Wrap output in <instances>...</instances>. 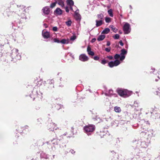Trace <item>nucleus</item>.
I'll return each mask as SVG.
<instances>
[{"instance_id": "nucleus-1", "label": "nucleus", "mask_w": 160, "mask_h": 160, "mask_svg": "<svg viewBox=\"0 0 160 160\" xmlns=\"http://www.w3.org/2000/svg\"><path fill=\"white\" fill-rule=\"evenodd\" d=\"M95 129V126L93 125H88L84 127V132L89 135L91 134Z\"/></svg>"}, {"instance_id": "nucleus-2", "label": "nucleus", "mask_w": 160, "mask_h": 160, "mask_svg": "<svg viewBox=\"0 0 160 160\" xmlns=\"http://www.w3.org/2000/svg\"><path fill=\"white\" fill-rule=\"evenodd\" d=\"M117 92L120 96L124 98L128 97L130 95V92L126 89H119L118 90Z\"/></svg>"}, {"instance_id": "nucleus-3", "label": "nucleus", "mask_w": 160, "mask_h": 160, "mask_svg": "<svg viewBox=\"0 0 160 160\" xmlns=\"http://www.w3.org/2000/svg\"><path fill=\"white\" fill-rule=\"evenodd\" d=\"M124 24L123 27V30L125 34H127L130 33L131 31L130 25L128 22H124Z\"/></svg>"}, {"instance_id": "nucleus-4", "label": "nucleus", "mask_w": 160, "mask_h": 160, "mask_svg": "<svg viewBox=\"0 0 160 160\" xmlns=\"http://www.w3.org/2000/svg\"><path fill=\"white\" fill-rule=\"evenodd\" d=\"M18 51L17 49H13L11 55L12 57H13L17 60H19L21 58V56L18 52Z\"/></svg>"}, {"instance_id": "nucleus-5", "label": "nucleus", "mask_w": 160, "mask_h": 160, "mask_svg": "<svg viewBox=\"0 0 160 160\" xmlns=\"http://www.w3.org/2000/svg\"><path fill=\"white\" fill-rule=\"evenodd\" d=\"M120 61L118 60H115L114 61H111L108 63L109 67L110 68H112L114 66H117L120 64Z\"/></svg>"}, {"instance_id": "nucleus-6", "label": "nucleus", "mask_w": 160, "mask_h": 160, "mask_svg": "<svg viewBox=\"0 0 160 160\" xmlns=\"http://www.w3.org/2000/svg\"><path fill=\"white\" fill-rule=\"evenodd\" d=\"M121 52L120 54V60L121 61H122L123 60L125 57V55H126L127 53V51L125 49H123L121 50Z\"/></svg>"}, {"instance_id": "nucleus-7", "label": "nucleus", "mask_w": 160, "mask_h": 160, "mask_svg": "<svg viewBox=\"0 0 160 160\" xmlns=\"http://www.w3.org/2000/svg\"><path fill=\"white\" fill-rule=\"evenodd\" d=\"M66 2L67 5L70 6L72 9V6H73L74 10H76L77 9V8L74 5V2L72 0H67Z\"/></svg>"}, {"instance_id": "nucleus-8", "label": "nucleus", "mask_w": 160, "mask_h": 160, "mask_svg": "<svg viewBox=\"0 0 160 160\" xmlns=\"http://www.w3.org/2000/svg\"><path fill=\"white\" fill-rule=\"evenodd\" d=\"M75 14L74 17L77 20H80L81 19V16L79 13V10L77 8L74 11Z\"/></svg>"}, {"instance_id": "nucleus-9", "label": "nucleus", "mask_w": 160, "mask_h": 160, "mask_svg": "<svg viewBox=\"0 0 160 160\" xmlns=\"http://www.w3.org/2000/svg\"><path fill=\"white\" fill-rule=\"evenodd\" d=\"M79 60L83 62L87 61L88 60V58L85 54H81L79 57Z\"/></svg>"}, {"instance_id": "nucleus-10", "label": "nucleus", "mask_w": 160, "mask_h": 160, "mask_svg": "<svg viewBox=\"0 0 160 160\" xmlns=\"http://www.w3.org/2000/svg\"><path fill=\"white\" fill-rule=\"evenodd\" d=\"M49 129L50 131H53L54 130H57L58 128L56 125L53 123H51L48 126Z\"/></svg>"}, {"instance_id": "nucleus-11", "label": "nucleus", "mask_w": 160, "mask_h": 160, "mask_svg": "<svg viewBox=\"0 0 160 160\" xmlns=\"http://www.w3.org/2000/svg\"><path fill=\"white\" fill-rule=\"evenodd\" d=\"M62 11L59 8H57L54 11L55 15H61L62 14Z\"/></svg>"}, {"instance_id": "nucleus-12", "label": "nucleus", "mask_w": 160, "mask_h": 160, "mask_svg": "<svg viewBox=\"0 0 160 160\" xmlns=\"http://www.w3.org/2000/svg\"><path fill=\"white\" fill-rule=\"evenodd\" d=\"M42 11L43 13L46 15L48 14L50 12L49 8L48 7H44L42 9Z\"/></svg>"}, {"instance_id": "nucleus-13", "label": "nucleus", "mask_w": 160, "mask_h": 160, "mask_svg": "<svg viewBox=\"0 0 160 160\" xmlns=\"http://www.w3.org/2000/svg\"><path fill=\"white\" fill-rule=\"evenodd\" d=\"M42 35L45 38H48L50 37V35L49 33L47 31H43L42 32Z\"/></svg>"}, {"instance_id": "nucleus-14", "label": "nucleus", "mask_w": 160, "mask_h": 160, "mask_svg": "<svg viewBox=\"0 0 160 160\" xmlns=\"http://www.w3.org/2000/svg\"><path fill=\"white\" fill-rule=\"evenodd\" d=\"M57 4L60 6L62 8L64 6V2L62 0H56Z\"/></svg>"}, {"instance_id": "nucleus-15", "label": "nucleus", "mask_w": 160, "mask_h": 160, "mask_svg": "<svg viewBox=\"0 0 160 160\" xmlns=\"http://www.w3.org/2000/svg\"><path fill=\"white\" fill-rule=\"evenodd\" d=\"M72 9L70 8V6L67 5L65 7V11L67 12H68L70 10H71L73 12H74L75 10L74 9L73 6H72Z\"/></svg>"}, {"instance_id": "nucleus-16", "label": "nucleus", "mask_w": 160, "mask_h": 160, "mask_svg": "<svg viewBox=\"0 0 160 160\" xmlns=\"http://www.w3.org/2000/svg\"><path fill=\"white\" fill-rule=\"evenodd\" d=\"M102 20H96V27H98L101 25L103 23Z\"/></svg>"}, {"instance_id": "nucleus-17", "label": "nucleus", "mask_w": 160, "mask_h": 160, "mask_svg": "<svg viewBox=\"0 0 160 160\" xmlns=\"http://www.w3.org/2000/svg\"><path fill=\"white\" fill-rule=\"evenodd\" d=\"M87 51L89 55L93 56L94 55V53L91 51V48L90 47L88 46L87 48Z\"/></svg>"}, {"instance_id": "nucleus-18", "label": "nucleus", "mask_w": 160, "mask_h": 160, "mask_svg": "<svg viewBox=\"0 0 160 160\" xmlns=\"http://www.w3.org/2000/svg\"><path fill=\"white\" fill-rule=\"evenodd\" d=\"M114 111L116 112L120 113L121 111V109L120 107L118 106H115L114 107Z\"/></svg>"}, {"instance_id": "nucleus-19", "label": "nucleus", "mask_w": 160, "mask_h": 160, "mask_svg": "<svg viewBox=\"0 0 160 160\" xmlns=\"http://www.w3.org/2000/svg\"><path fill=\"white\" fill-rule=\"evenodd\" d=\"M105 94L106 96H111L113 95V91L111 90H109L108 92L105 93Z\"/></svg>"}, {"instance_id": "nucleus-20", "label": "nucleus", "mask_w": 160, "mask_h": 160, "mask_svg": "<svg viewBox=\"0 0 160 160\" xmlns=\"http://www.w3.org/2000/svg\"><path fill=\"white\" fill-rule=\"evenodd\" d=\"M60 43L62 44H68L69 43L68 39H63L60 41Z\"/></svg>"}, {"instance_id": "nucleus-21", "label": "nucleus", "mask_w": 160, "mask_h": 160, "mask_svg": "<svg viewBox=\"0 0 160 160\" xmlns=\"http://www.w3.org/2000/svg\"><path fill=\"white\" fill-rule=\"evenodd\" d=\"M105 36L104 35H101L99 36L97 40L98 41H100L102 40L105 38Z\"/></svg>"}, {"instance_id": "nucleus-22", "label": "nucleus", "mask_w": 160, "mask_h": 160, "mask_svg": "<svg viewBox=\"0 0 160 160\" xmlns=\"http://www.w3.org/2000/svg\"><path fill=\"white\" fill-rule=\"evenodd\" d=\"M110 31V29L108 28H106L102 32V33L104 34H107Z\"/></svg>"}, {"instance_id": "nucleus-23", "label": "nucleus", "mask_w": 160, "mask_h": 160, "mask_svg": "<svg viewBox=\"0 0 160 160\" xmlns=\"http://www.w3.org/2000/svg\"><path fill=\"white\" fill-rule=\"evenodd\" d=\"M109 27L112 28V30L115 32H116L117 31L118 29L116 28L114 26L112 25H110Z\"/></svg>"}, {"instance_id": "nucleus-24", "label": "nucleus", "mask_w": 160, "mask_h": 160, "mask_svg": "<svg viewBox=\"0 0 160 160\" xmlns=\"http://www.w3.org/2000/svg\"><path fill=\"white\" fill-rule=\"evenodd\" d=\"M52 142L53 144H57L58 142V140L56 139H54L52 141Z\"/></svg>"}, {"instance_id": "nucleus-25", "label": "nucleus", "mask_w": 160, "mask_h": 160, "mask_svg": "<svg viewBox=\"0 0 160 160\" xmlns=\"http://www.w3.org/2000/svg\"><path fill=\"white\" fill-rule=\"evenodd\" d=\"M108 13L111 17H113V14L112 13V9H110L108 11Z\"/></svg>"}, {"instance_id": "nucleus-26", "label": "nucleus", "mask_w": 160, "mask_h": 160, "mask_svg": "<svg viewBox=\"0 0 160 160\" xmlns=\"http://www.w3.org/2000/svg\"><path fill=\"white\" fill-rule=\"evenodd\" d=\"M97 17L98 19V20H102L103 17V15L102 14H98L97 15Z\"/></svg>"}, {"instance_id": "nucleus-27", "label": "nucleus", "mask_w": 160, "mask_h": 160, "mask_svg": "<svg viewBox=\"0 0 160 160\" xmlns=\"http://www.w3.org/2000/svg\"><path fill=\"white\" fill-rule=\"evenodd\" d=\"M65 23L67 26H68V27H69L72 24V21L70 20H68V21L66 22Z\"/></svg>"}, {"instance_id": "nucleus-28", "label": "nucleus", "mask_w": 160, "mask_h": 160, "mask_svg": "<svg viewBox=\"0 0 160 160\" xmlns=\"http://www.w3.org/2000/svg\"><path fill=\"white\" fill-rule=\"evenodd\" d=\"M105 21L106 22L109 23L111 21V18H110L106 17L105 19Z\"/></svg>"}, {"instance_id": "nucleus-29", "label": "nucleus", "mask_w": 160, "mask_h": 160, "mask_svg": "<svg viewBox=\"0 0 160 160\" xmlns=\"http://www.w3.org/2000/svg\"><path fill=\"white\" fill-rule=\"evenodd\" d=\"M56 1H55V2L53 3H52L50 6V8H54L56 5Z\"/></svg>"}, {"instance_id": "nucleus-30", "label": "nucleus", "mask_w": 160, "mask_h": 160, "mask_svg": "<svg viewBox=\"0 0 160 160\" xmlns=\"http://www.w3.org/2000/svg\"><path fill=\"white\" fill-rule=\"evenodd\" d=\"M156 94L160 97V88H158V90L156 91Z\"/></svg>"}, {"instance_id": "nucleus-31", "label": "nucleus", "mask_w": 160, "mask_h": 160, "mask_svg": "<svg viewBox=\"0 0 160 160\" xmlns=\"http://www.w3.org/2000/svg\"><path fill=\"white\" fill-rule=\"evenodd\" d=\"M133 105L135 107H138V102L137 101H135Z\"/></svg>"}, {"instance_id": "nucleus-32", "label": "nucleus", "mask_w": 160, "mask_h": 160, "mask_svg": "<svg viewBox=\"0 0 160 160\" xmlns=\"http://www.w3.org/2000/svg\"><path fill=\"white\" fill-rule=\"evenodd\" d=\"M53 41L55 42H57L58 43H60V41L58 39L56 38H54Z\"/></svg>"}, {"instance_id": "nucleus-33", "label": "nucleus", "mask_w": 160, "mask_h": 160, "mask_svg": "<svg viewBox=\"0 0 160 160\" xmlns=\"http://www.w3.org/2000/svg\"><path fill=\"white\" fill-rule=\"evenodd\" d=\"M121 55L118 54H116L114 56V58L115 59H118L119 58H120Z\"/></svg>"}, {"instance_id": "nucleus-34", "label": "nucleus", "mask_w": 160, "mask_h": 160, "mask_svg": "<svg viewBox=\"0 0 160 160\" xmlns=\"http://www.w3.org/2000/svg\"><path fill=\"white\" fill-rule=\"evenodd\" d=\"M41 156L42 157H43L44 158H48V156L47 155H46L44 153H42L41 154Z\"/></svg>"}, {"instance_id": "nucleus-35", "label": "nucleus", "mask_w": 160, "mask_h": 160, "mask_svg": "<svg viewBox=\"0 0 160 160\" xmlns=\"http://www.w3.org/2000/svg\"><path fill=\"white\" fill-rule=\"evenodd\" d=\"M113 37L115 39H118L119 38V35L118 34H116Z\"/></svg>"}, {"instance_id": "nucleus-36", "label": "nucleus", "mask_w": 160, "mask_h": 160, "mask_svg": "<svg viewBox=\"0 0 160 160\" xmlns=\"http://www.w3.org/2000/svg\"><path fill=\"white\" fill-rule=\"evenodd\" d=\"M108 62L106 60L103 59L101 61V63L103 64H105L107 63Z\"/></svg>"}, {"instance_id": "nucleus-37", "label": "nucleus", "mask_w": 160, "mask_h": 160, "mask_svg": "<svg viewBox=\"0 0 160 160\" xmlns=\"http://www.w3.org/2000/svg\"><path fill=\"white\" fill-rule=\"evenodd\" d=\"M76 38V36H75L73 35L70 38V39L71 40L73 41L75 40Z\"/></svg>"}, {"instance_id": "nucleus-38", "label": "nucleus", "mask_w": 160, "mask_h": 160, "mask_svg": "<svg viewBox=\"0 0 160 160\" xmlns=\"http://www.w3.org/2000/svg\"><path fill=\"white\" fill-rule=\"evenodd\" d=\"M93 59L95 60H98L99 59V58L97 56H95L93 58Z\"/></svg>"}, {"instance_id": "nucleus-39", "label": "nucleus", "mask_w": 160, "mask_h": 160, "mask_svg": "<svg viewBox=\"0 0 160 160\" xmlns=\"http://www.w3.org/2000/svg\"><path fill=\"white\" fill-rule=\"evenodd\" d=\"M52 30L54 31H57L58 30V28L57 27H54L52 28Z\"/></svg>"}, {"instance_id": "nucleus-40", "label": "nucleus", "mask_w": 160, "mask_h": 160, "mask_svg": "<svg viewBox=\"0 0 160 160\" xmlns=\"http://www.w3.org/2000/svg\"><path fill=\"white\" fill-rule=\"evenodd\" d=\"M111 50L110 48H105V51L108 52H109Z\"/></svg>"}, {"instance_id": "nucleus-41", "label": "nucleus", "mask_w": 160, "mask_h": 160, "mask_svg": "<svg viewBox=\"0 0 160 160\" xmlns=\"http://www.w3.org/2000/svg\"><path fill=\"white\" fill-rule=\"evenodd\" d=\"M48 81H49V83L50 84H51L53 83V82H54L53 80H48Z\"/></svg>"}, {"instance_id": "nucleus-42", "label": "nucleus", "mask_w": 160, "mask_h": 160, "mask_svg": "<svg viewBox=\"0 0 160 160\" xmlns=\"http://www.w3.org/2000/svg\"><path fill=\"white\" fill-rule=\"evenodd\" d=\"M107 58L110 60H112L113 58V57L112 56H108L107 57Z\"/></svg>"}, {"instance_id": "nucleus-43", "label": "nucleus", "mask_w": 160, "mask_h": 160, "mask_svg": "<svg viewBox=\"0 0 160 160\" xmlns=\"http://www.w3.org/2000/svg\"><path fill=\"white\" fill-rule=\"evenodd\" d=\"M119 43L122 46H123V43L122 40H120V41Z\"/></svg>"}, {"instance_id": "nucleus-44", "label": "nucleus", "mask_w": 160, "mask_h": 160, "mask_svg": "<svg viewBox=\"0 0 160 160\" xmlns=\"http://www.w3.org/2000/svg\"><path fill=\"white\" fill-rule=\"evenodd\" d=\"M110 45V43L109 41L107 42V46H109Z\"/></svg>"}, {"instance_id": "nucleus-45", "label": "nucleus", "mask_w": 160, "mask_h": 160, "mask_svg": "<svg viewBox=\"0 0 160 160\" xmlns=\"http://www.w3.org/2000/svg\"><path fill=\"white\" fill-rule=\"evenodd\" d=\"M44 25L45 26V28H47V25L46 24H44Z\"/></svg>"}, {"instance_id": "nucleus-46", "label": "nucleus", "mask_w": 160, "mask_h": 160, "mask_svg": "<svg viewBox=\"0 0 160 160\" xmlns=\"http://www.w3.org/2000/svg\"><path fill=\"white\" fill-rule=\"evenodd\" d=\"M73 150H71V152L72 153H73Z\"/></svg>"}, {"instance_id": "nucleus-47", "label": "nucleus", "mask_w": 160, "mask_h": 160, "mask_svg": "<svg viewBox=\"0 0 160 160\" xmlns=\"http://www.w3.org/2000/svg\"><path fill=\"white\" fill-rule=\"evenodd\" d=\"M119 33H120V34L122 33V32H121V31H119Z\"/></svg>"}, {"instance_id": "nucleus-48", "label": "nucleus", "mask_w": 160, "mask_h": 160, "mask_svg": "<svg viewBox=\"0 0 160 160\" xmlns=\"http://www.w3.org/2000/svg\"><path fill=\"white\" fill-rule=\"evenodd\" d=\"M130 8L131 9H132V7H131V5H130Z\"/></svg>"}, {"instance_id": "nucleus-49", "label": "nucleus", "mask_w": 160, "mask_h": 160, "mask_svg": "<svg viewBox=\"0 0 160 160\" xmlns=\"http://www.w3.org/2000/svg\"><path fill=\"white\" fill-rule=\"evenodd\" d=\"M158 79H156V81H158Z\"/></svg>"}]
</instances>
